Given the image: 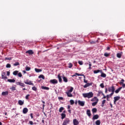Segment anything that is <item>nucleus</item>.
Returning <instances> with one entry per match:
<instances>
[{
  "instance_id": "423d86ee",
  "label": "nucleus",
  "mask_w": 125,
  "mask_h": 125,
  "mask_svg": "<svg viewBox=\"0 0 125 125\" xmlns=\"http://www.w3.org/2000/svg\"><path fill=\"white\" fill-rule=\"evenodd\" d=\"M16 84L17 85H20V86H22L23 87H25V84L24 83L21 82H17Z\"/></svg>"
},
{
  "instance_id": "a878e982",
  "label": "nucleus",
  "mask_w": 125,
  "mask_h": 125,
  "mask_svg": "<svg viewBox=\"0 0 125 125\" xmlns=\"http://www.w3.org/2000/svg\"><path fill=\"white\" fill-rule=\"evenodd\" d=\"M123 88V87H120L119 88H118L117 90H115L116 93H119V91Z\"/></svg>"
},
{
  "instance_id": "2eb2a0df",
  "label": "nucleus",
  "mask_w": 125,
  "mask_h": 125,
  "mask_svg": "<svg viewBox=\"0 0 125 125\" xmlns=\"http://www.w3.org/2000/svg\"><path fill=\"white\" fill-rule=\"evenodd\" d=\"M66 94H67L68 97H73V94H72V93H70L69 92H66Z\"/></svg>"
},
{
  "instance_id": "37998d69",
  "label": "nucleus",
  "mask_w": 125,
  "mask_h": 125,
  "mask_svg": "<svg viewBox=\"0 0 125 125\" xmlns=\"http://www.w3.org/2000/svg\"><path fill=\"white\" fill-rule=\"evenodd\" d=\"M110 53H105L104 54V56L106 57H107L110 55Z\"/></svg>"
},
{
  "instance_id": "6e6d98bb",
  "label": "nucleus",
  "mask_w": 125,
  "mask_h": 125,
  "mask_svg": "<svg viewBox=\"0 0 125 125\" xmlns=\"http://www.w3.org/2000/svg\"><path fill=\"white\" fill-rule=\"evenodd\" d=\"M78 63L79 64V65H83V62L82 61H79Z\"/></svg>"
},
{
  "instance_id": "49530a36",
  "label": "nucleus",
  "mask_w": 125,
  "mask_h": 125,
  "mask_svg": "<svg viewBox=\"0 0 125 125\" xmlns=\"http://www.w3.org/2000/svg\"><path fill=\"white\" fill-rule=\"evenodd\" d=\"M73 67V64L72 63H69L68 64V68H72Z\"/></svg>"
},
{
  "instance_id": "4be33fe9",
  "label": "nucleus",
  "mask_w": 125,
  "mask_h": 125,
  "mask_svg": "<svg viewBox=\"0 0 125 125\" xmlns=\"http://www.w3.org/2000/svg\"><path fill=\"white\" fill-rule=\"evenodd\" d=\"M61 116H62V120H64V119L66 118V114L65 113H62Z\"/></svg>"
},
{
  "instance_id": "393cba45",
  "label": "nucleus",
  "mask_w": 125,
  "mask_h": 125,
  "mask_svg": "<svg viewBox=\"0 0 125 125\" xmlns=\"http://www.w3.org/2000/svg\"><path fill=\"white\" fill-rule=\"evenodd\" d=\"M35 71L37 73H40V72H42V69H38V68H35Z\"/></svg>"
},
{
  "instance_id": "ddd939ff",
  "label": "nucleus",
  "mask_w": 125,
  "mask_h": 125,
  "mask_svg": "<svg viewBox=\"0 0 125 125\" xmlns=\"http://www.w3.org/2000/svg\"><path fill=\"white\" fill-rule=\"evenodd\" d=\"M24 104V101H22V100H19L18 101V104L21 105L22 106Z\"/></svg>"
},
{
  "instance_id": "c03bdc74",
  "label": "nucleus",
  "mask_w": 125,
  "mask_h": 125,
  "mask_svg": "<svg viewBox=\"0 0 125 125\" xmlns=\"http://www.w3.org/2000/svg\"><path fill=\"white\" fill-rule=\"evenodd\" d=\"M19 65H20V63L19 62H17L14 63L13 66H19Z\"/></svg>"
},
{
  "instance_id": "680f3d73",
  "label": "nucleus",
  "mask_w": 125,
  "mask_h": 125,
  "mask_svg": "<svg viewBox=\"0 0 125 125\" xmlns=\"http://www.w3.org/2000/svg\"><path fill=\"white\" fill-rule=\"evenodd\" d=\"M71 108V105H67V109H70Z\"/></svg>"
},
{
  "instance_id": "ea45409f",
  "label": "nucleus",
  "mask_w": 125,
  "mask_h": 125,
  "mask_svg": "<svg viewBox=\"0 0 125 125\" xmlns=\"http://www.w3.org/2000/svg\"><path fill=\"white\" fill-rule=\"evenodd\" d=\"M98 42V41L96 42L92 41H90V44H95L96 43V42Z\"/></svg>"
},
{
  "instance_id": "9d476101",
  "label": "nucleus",
  "mask_w": 125,
  "mask_h": 125,
  "mask_svg": "<svg viewBox=\"0 0 125 125\" xmlns=\"http://www.w3.org/2000/svg\"><path fill=\"white\" fill-rule=\"evenodd\" d=\"M93 84L92 83H86L84 86V88H86V87H88V86H90V85H92Z\"/></svg>"
},
{
  "instance_id": "4c0bfd02",
  "label": "nucleus",
  "mask_w": 125,
  "mask_h": 125,
  "mask_svg": "<svg viewBox=\"0 0 125 125\" xmlns=\"http://www.w3.org/2000/svg\"><path fill=\"white\" fill-rule=\"evenodd\" d=\"M39 79H44V76L42 74H41L39 76Z\"/></svg>"
},
{
  "instance_id": "9b49d317",
  "label": "nucleus",
  "mask_w": 125,
  "mask_h": 125,
  "mask_svg": "<svg viewBox=\"0 0 125 125\" xmlns=\"http://www.w3.org/2000/svg\"><path fill=\"white\" fill-rule=\"evenodd\" d=\"M114 90H115V88L114 86H112L111 87H108V91L109 92H111V91H113Z\"/></svg>"
},
{
  "instance_id": "c9c22d12",
  "label": "nucleus",
  "mask_w": 125,
  "mask_h": 125,
  "mask_svg": "<svg viewBox=\"0 0 125 125\" xmlns=\"http://www.w3.org/2000/svg\"><path fill=\"white\" fill-rule=\"evenodd\" d=\"M31 69V67H29L27 66H26V67H25V70L26 71H30Z\"/></svg>"
},
{
  "instance_id": "dca6fc26",
  "label": "nucleus",
  "mask_w": 125,
  "mask_h": 125,
  "mask_svg": "<svg viewBox=\"0 0 125 125\" xmlns=\"http://www.w3.org/2000/svg\"><path fill=\"white\" fill-rule=\"evenodd\" d=\"M26 53H28L29 55H33L34 52L32 50H29L26 52Z\"/></svg>"
},
{
  "instance_id": "b1692460",
  "label": "nucleus",
  "mask_w": 125,
  "mask_h": 125,
  "mask_svg": "<svg viewBox=\"0 0 125 125\" xmlns=\"http://www.w3.org/2000/svg\"><path fill=\"white\" fill-rule=\"evenodd\" d=\"M7 82L9 83H15L16 80L15 79H8Z\"/></svg>"
},
{
  "instance_id": "a19ab883",
  "label": "nucleus",
  "mask_w": 125,
  "mask_h": 125,
  "mask_svg": "<svg viewBox=\"0 0 125 125\" xmlns=\"http://www.w3.org/2000/svg\"><path fill=\"white\" fill-rule=\"evenodd\" d=\"M18 76H19V78H21V77H22V73L21 72L18 73Z\"/></svg>"
},
{
  "instance_id": "338daca9",
  "label": "nucleus",
  "mask_w": 125,
  "mask_h": 125,
  "mask_svg": "<svg viewBox=\"0 0 125 125\" xmlns=\"http://www.w3.org/2000/svg\"><path fill=\"white\" fill-rule=\"evenodd\" d=\"M107 88H105V93H107Z\"/></svg>"
},
{
  "instance_id": "a211bd4d",
  "label": "nucleus",
  "mask_w": 125,
  "mask_h": 125,
  "mask_svg": "<svg viewBox=\"0 0 125 125\" xmlns=\"http://www.w3.org/2000/svg\"><path fill=\"white\" fill-rule=\"evenodd\" d=\"M41 88L45 90H49V87L46 86H41Z\"/></svg>"
},
{
  "instance_id": "f704fd0d",
  "label": "nucleus",
  "mask_w": 125,
  "mask_h": 125,
  "mask_svg": "<svg viewBox=\"0 0 125 125\" xmlns=\"http://www.w3.org/2000/svg\"><path fill=\"white\" fill-rule=\"evenodd\" d=\"M95 101H97V98L96 97H94L91 100V102H95Z\"/></svg>"
},
{
  "instance_id": "f3484780",
  "label": "nucleus",
  "mask_w": 125,
  "mask_h": 125,
  "mask_svg": "<svg viewBox=\"0 0 125 125\" xmlns=\"http://www.w3.org/2000/svg\"><path fill=\"white\" fill-rule=\"evenodd\" d=\"M62 74H59L58 75V79H66L64 76H63V75H62Z\"/></svg>"
},
{
  "instance_id": "c85d7f7f",
  "label": "nucleus",
  "mask_w": 125,
  "mask_h": 125,
  "mask_svg": "<svg viewBox=\"0 0 125 125\" xmlns=\"http://www.w3.org/2000/svg\"><path fill=\"white\" fill-rule=\"evenodd\" d=\"M95 124H96V125H100L101 121L99 120H97L96 121Z\"/></svg>"
},
{
  "instance_id": "69168bd1",
  "label": "nucleus",
  "mask_w": 125,
  "mask_h": 125,
  "mask_svg": "<svg viewBox=\"0 0 125 125\" xmlns=\"http://www.w3.org/2000/svg\"><path fill=\"white\" fill-rule=\"evenodd\" d=\"M68 113H69V114L72 113V112H71V109H68Z\"/></svg>"
},
{
  "instance_id": "8fccbe9b",
  "label": "nucleus",
  "mask_w": 125,
  "mask_h": 125,
  "mask_svg": "<svg viewBox=\"0 0 125 125\" xmlns=\"http://www.w3.org/2000/svg\"><path fill=\"white\" fill-rule=\"evenodd\" d=\"M29 124H30V125H34V123L33 121H29Z\"/></svg>"
},
{
  "instance_id": "20e7f679",
  "label": "nucleus",
  "mask_w": 125,
  "mask_h": 125,
  "mask_svg": "<svg viewBox=\"0 0 125 125\" xmlns=\"http://www.w3.org/2000/svg\"><path fill=\"white\" fill-rule=\"evenodd\" d=\"M78 104H79V105H80V106H82V107H83V106H84V105L85 102H84V101H80V100H79V101H78Z\"/></svg>"
},
{
  "instance_id": "864d4df0",
  "label": "nucleus",
  "mask_w": 125,
  "mask_h": 125,
  "mask_svg": "<svg viewBox=\"0 0 125 125\" xmlns=\"http://www.w3.org/2000/svg\"><path fill=\"white\" fill-rule=\"evenodd\" d=\"M89 68H88V69H91V66H92V64H91V62H89Z\"/></svg>"
},
{
  "instance_id": "39448f33",
  "label": "nucleus",
  "mask_w": 125,
  "mask_h": 125,
  "mask_svg": "<svg viewBox=\"0 0 125 125\" xmlns=\"http://www.w3.org/2000/svg\"><path fill=\"white\" fill-rule=\"evenodd\" d=\"M50 83L53 84H56V83H58V81H57V80L56 79H53L50 81Z\"/></svg>"
},
{
  "instance_id": "0eeeda50",
  "label": "nucleus",
  "mask_w": 125,
  "mask_h": 125,
  "mask_svg": "<svg viewBox=\"0 0 125 125\" xmlns=\"http://www.w3.org/2000/svg\"><path fill=\"white\" fill-rule=\"evenodd\" d=\"M28 112V109L27 107H24L23 109L22 113L24 114H26Z\"/></svg>"
},
{
  "instance_id": "bb28decb",
  "label": "nucleus",
  "mask_w": 125,
  "mask_h": 125,
  "mask_svg": "<svg viewBox=\"0 0 125 125\" xmlns=\"http://www.w3.org/2000/svg\"><path fill=\"white\" fill-rule=\"evenodd\" d=\"M92 112L93 113V114L96 113L97 112V109L96 108H93L92 109Z\"/></svg>"
},
{
  "instance_id": "7ed1b4c3",
  "label": "nucleus",
  "mask_w": 125,
  "mask_h": 125,
  "mask_svg": "<svg viewBox=\"0 0 125 125\" xmlns=\"http://www.w3.org/2000/svg\"><path fill=\"white\" fill-rule=\"evenodd\" d=\"M25 84H29V85H34V84L33 83L32 81H29L28 80H26L24 82Z\"/></svg>"
},
{
  "instance_id": "e433bc0d",
  "label": "nucleus",
  "mask_w": 125,
  "mask_h": 125,
  "mask_svg": "<svg viewBox=\"0 0 125 125\" xmlns=\"http://www.w3.org/2000/svg\"><path fill=\"white\" fill-rule=\"evenodd\" d=\"M74 90V88L73 87H71V88L70 90H69L67 92H73V90Z\"/></svg>"
},
{
  "instance_id": "bf43d9fd",
  "label": "nucleus",
  "mask_w": 125,
  "mask_h": 125,
  "mask_svg": "<svg viewBox=\"0 0 125 125\" xmlns=\"http://www.w3.org/2000/svg\"><path fill=\"white\" fill-rule=\"evenodd\" d=\"M125 82L124 80V79H122L121 80V82H120V83L121 84H122V83H124V82Z\"/></svg>"
},
{
  "instance_id": "aec40b11",
  "label": "nucleus",
  "mask_w": 125,
  "mask_h": 125,
  "mask_svg": "<svg viewBox=\"0 0 125 125\" xmlns=\"http://www.w3.org/2000/svg\"><path fill=\"white\" fill-rule=\"evenodd\" d=\"M120 99V97L119 96H116L114 97V100L115 101V102H117Z\"/></svg>"
},
{
  "instance_id": "58836bf2",
  "label": "nucleus",
  "mask_w": 125,
  "mask_h": 125,
  "mask_svg": "<svg viewBox=\"0 0 125 125\" xmlns=\"http://www.w3.org/2000/svg\"><path fill=\"white\" fill-rule=\"evenodd\" d=\"M6 68H11V65L9 63H7L6 65Z\"/></svg>"
},
{
  "instance_id": "4d7b16f0",
  "label": "nucleus",
  "mask_w": 125,
  "mask_h": 125,
  "mask_svg": "<svg viewBox=\"0 0 125 125\" xmlns=\"http://www.w3.org/2000/svg\"><path fill=\"white\" fill-rule=\"evenodd\" d=\"M30 117H31V119H33L34 118L33 114V113H31L30 114Z\"/></svg>"
},
{
  "instance_id": "4468645a",
  "label": "nucleus",
  "mask_w": 125,
  "mask_h": 125,
  "mask_svg": "<svg viewBox=\"0 0 125 125\" xmlns=\"http://www.w3.org/2000/svg\"><path fill=\"white\" fill-rule=\"evenodd\" d=\"M99 118V116L98 114L95 115L93 116V118H92V120H97L98 119V118Z\"/></svg>"
},
{
  "instance_id": "603ef678",
  "label": "nucleus",
  "mask_w": 125,
  "mask_h": 125,
  "mask_svg": "<svg viewBox=\"0 0 125 125\" xmlns=\"http://www.w3.org/2000/svg\"><path fill=\"white\" fill-rule=\"evenodd\" d=\"M12 59V58L11 57L10 58H5V60H11Z\"/></svg>"
},
{
  "instance_id": "7c9ffc66",
  "label": "nucleus",
  "mask_w": 125,
  "mask_h": 125,
  "mask_svg": "<svg viewBox=\"0 0 125 125\" xmlns=\"http://www.w3.org/2000/svg\"><path fill=\"white\" fill-rule=\"evenodd\" d=\"M105 103H106L105 100H104L103 101V102H102V105H101V106H102V107H104V104H105Z\"/></svg>"
},
{
  "instance_id": "052dcab7",
  "label": "nucleus",
  "mask_w": 125,
  "mask_h": 125,
  "mask_svg": "<svg viewBox=\"0 0 125 125\" xmlns=\"http://www.w3.org/2000/svg\"><path fill=\"white\" fill-rule=\"evenodd\" d=\"M63 81L65 82V83H67V82H68V79H63Z\"/></svg>"
},
{
  "instance_id": "3c124183",
  "label": "nucleus",
  "mask_w": 125,
  "mask_h": 125,
  "mask_svg": "<svg viewBox=\"0 0 125 125\" xmlns=\"http://www.w3.org/2000/svg\"><path fill=\"white\" fill-rule=\"evenodd\" d=\"M100 86H101V87H102V88H104V86L103 83H101Z\"/></svg>"
},
{
  "instance_id": "2f4dec72",
  "label": "nucleus",
  "mask_w": 125,
  "mask_h": 125,
  "mask_svg": "<svg viewBox=\"0 0 125 125\" xmlns=\"http://www.w3.org/2000/svg\"><path fill=\"white\" fill-rule=\"evenodd\" d=\"M70 103L71 105H74V104H75V101H74L73 100H70Z\"/></svg>"
},
{
  "instance_id": "13d9d810",
  "label": "nucleus",
  "mask_w": 125,
  "mask_h": 125,
  "mask_svg": "<svg viewBox=\"0 0 125 125\" xmlns=\"http://www.w3.org/2000/svg\"><path fill=\"white\" fill-rule=\"evenodd\" d=\"M83 82L85 83H87L88 81L87 80H85V79L83 80Z\"/></svg>"
},
{
  "instance_id": "774afa93",
  "label": "nucleus",
  "mask_w": 125,
  "mask_h": 125,
  "mask_svg": "<svg viewBox=\"0 0 125 125\" xmlns=\"http://www.w3.org/2000/svg\"><path fill=\"white\" fill-rule=\"evenodd\" d=\"M110 49V47L109 46L107 47V50H109Z\"/></svg>"
},
{
  "instance_id": "1a4fd4ad",
  "label": "nucleus",
  "mask_w": 125,
  "mask_h": 125,
  "mask_svg": "<svg viewBox=\"0 0 125 125\" xmlns=\"http://www.w3.org/2000/svg\"><path fill=\"white\" fill-rule=\"evenodd\" d=\"M73 125H78L79 124V122L77 120V119H73Z\"/></svg>"
},
{
  "instance_id": "72a5a7b5",
  "label": "nucleus",
  "mask_w": 125,
  "mask_h": 125,
  "mask_svg": "<svg viewBox=\"0 0 125 125\" xmlns=\"http://www.w3.org/2000/svg\"><path fill=\"white\" fill-rule=\"evenodd\" d=\"M32 90H34V91H37L38 90V88L36 86H33L32 87Z\"/></svg>"
},
{
  "instance_id": "412c9836",
  "label": "nucleus",
  "mask_w": 125,
  "mask_h": 125,
  "mask_svg": "<svg viewBox=\"0 0 125 125\" xmlns=\"http://www.w3.org/2000/svg\"><path fill=\"white\" fill-rule=\"evenodd\" d=\"M19 73V71L18 70H15L13 72V75H14V76H17V75H18Z\"/></svg>"
},
{
  "instance_id": "e2e57ef3",
  "label": "nucleus",
  "mask_w": 125,
  "mask_h": 125,
  "mask_svg": "<svg viewBox=\"0 0 125 125\" xmlns=\"http://www.w3.org/2000/svg\"><path fill=\"white\" fill-rule=\"evenodd\" d=\"M10 72L9 71L7 72V76H10Z\"/></svg>"
},
{
  "instance_id": "de8ad7c7",
  "label": "nucleus",
  "mask_w": 125,
  "mask_h": 125,
  "mask_svg": "<svg viewBox=\"0 0 125 125\" xmlns=\"http://www.w3.org/2000/svg\"><path fill=\"white\" fill-rule=\"evenodd\" d=\"M11 90H12V91H14L16 90V87L15 86H12V87H11L10 88Z\"/></svg>"
},
{
  "instance_id": "cd10ccee",
  "label": "nucleus",
  "mask_w": 125,
  "mask_h": 125,
  "mask_svg": "<svg viewBox=\"0 0 125 125\" xmlns=\"http://www.w3.org/2000/svg\"><path fill=\"white\" fill-rule=\"evenodd\" d=\"M98 101H99L98 99H97L96 102H94V103H92V105L93 106H96V104H98Z\"/></svg>"
},
{
  "instance_id": "c756f323",
  "label": "nucleus",
  "mask_w": 125,
  "mask_h": 125,
  "mask_svg": "<svg viewBox=\"0 0 125 125\" xmlns=\"http://www.w3.org/2000/svg\"><path fill=\"white\" fill-rule=\"evenodd\" d=\"M64 110V107H61L59 110V111L60 113H62V112Z\"/></svg>"
},
{
  "instance_id": "f03ea898",
  "label": "nucleus",
  "mask_w": 125,
  "mask_h": 125,
  "mask_svg": "<svg viewBox=\"0 0 125 125\" xmlns=\"http://www.w3.org/2000/svg\"><path fill=\"white\" fill-rule=\"evenodd\" d=\"M70 119L66 118L63 120L62 125H68L70 123Z\"/></svg>"
},
{
  "instance_id": "6e6552de",
  "label": "nucleus",
  "mask_w": 125,
  "mask_h": 125,
  "mask_svg": "<svg viewBox=\"0 0 125 125\" xmlns=\"http://www.w3.org/2000/svg\"><path fill=\"white\" fill-rule=\"evenodd\" d=\"M83 76V79H85V76H84V75H83V74H79V73H75V74H74V75H73V76H72V77H76V76Z\"/></svg>"
},
{
  "instance_id": "473e14b6",
  "label": "nucleus",
  "mask_w": 125,
  "mask_h": 125,
  "mask_svg": "<svg viewBox=\"0 0 125 125\" xmlns=\"http://www.w3.org/2000/svg\"><path fill=\"white\" fill-rule=\"evenodd\" d=\"M101 77H102V78H106V75L105 73H102L101 75Z\"/></svg>"
},
{
  "instance_id": "6ab92c4d",
  "label": "nucleus",
  "mask_w": 125,
  "mask_h": 125,
  "mask_svg": "<svg viewBox=\"0 0 125 125\" xmlns=\"http://www.w3.org/2000/svg\"><path fill=\"white\" fill-rule=\"evenodd\" d=\"M86 114L89 117L91 116V112H90V110L89 109H87V111H86Z\"/></svg>"
},
{
  "instance_id": "5701e85b",
  "label": "nucleus",
  "mask_w": 125,
  "mask_h": 125,
  "mask_svg": "<svg viewBox=\"0 0 125 125\" xmlns=\"http://www.w3.org/2000/svg\"><path fill=\"white\" fill-rule=\"evenodd\" d=\"M100 72L102 73V71L99 69H98L97 70H94L93 73L94 74H98V73H100Z\"/></svg>"
},
{
  "instance_id": "a18cd8bd",
  "label": "nucleus",
  "mask_w": 125,
  "mask_h": 125,
  "mask_svg": "<svg viewBox=\"0 0 125 125\" xmlns=\"http://www.w3.org/2000/svg\"><path fill=\"white\" fill-rule=\"evenodd\" d=\"M5 74V73H3L2 74V79H7V77L6 76H4L3 75H4Z\"/></svg>"
},
{
  "instance_id": "09e8293b",
  "label": "nucleus",
  "mask_w": 125,
  "mask_h": 125,
  "mask_svg": "<svg viewBox=\"0 0 125 125\" xmlns=\"http://www.w3.org/2000/svg\"><path fill=\"white\" fill-rule=\"evenodd\" d=\"M30 96V95L28 94L25 96V99L26 100H29V98Z\"/></svg>"
},
{
  "instance_id": "5fc2aeb1",
  "label": "nucleus",
  "mask_w": 125,
  "mask_h": 125,
  "mask_svg": "<svg viewBox=\"0 0 125 125\" xmlns=\"http://www.w3.org/2000/svg\"><path fill=\"white\" fill-rule=\"evenodd\" d=\"M58 99L59 100H63L64 99V98L62 97H58Z\"/></svg>"
},
{
  "instance_id": "f8f14e48",
  "label": "nucleus",
  "mask_w": 125,
  "mask_h": 125,
  "mask_svg": "<svg viewBox=\"0 0 125 125\" xmlns=\"http://www.w3.org/2000/svg\"><path fill=\"white\" fill-rule=\"evenodd\" d=\"M9 94V92L8 91H6L5 92H2L1 93V95L3 96H8Z\"/></svg>"
},
{
  "instance_id": "0e129e2a",
  "label": "nucleus",
  "mask_w": 125,
  "mask_h": 125,
  "mask_svg": "<svg viewBox=\"0 0 125 125\" xmlns=\"http://www.w3.org/2000/svg\"><path fill=\"white\" fill-rule=\"evenodd\" d=\"M122 84H123L122 85L123 87H124V88H125V84L123 83H122Z\"/></svg>"
},
{
  "instance_id": "f257e3e1",
  "label": "nucleus",
  "mask_w": 125,
  "mask_h": 125,
  "mask_svg": "<svg viewBox=\"0 0 125 125\" xmlns=\"http://www.w3.org/2000/svg\"><path fill=\"white\" fill-rule=\"evenodd\" d=\"M83 96L84 98L90 99L93 97V94L92 92H89V93H83Z\"/></svg>"
},
{
  "instance_id": "79ce46f5",
  "label": "nucleus",
  "mask_w": 125,
  "mask_h": 125,
  "mask_svg": "<svg viewBox=\"0 0 125 125\" xmlns=\"http://www.w3.org/2000/svg\"><path fill=\"white\" fill-rule=\"evenodd\" d=\"M117 57L119 58H120L122 57V54L121 53H117Z\"/></svg>"
}]
</instances>
